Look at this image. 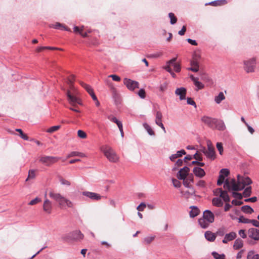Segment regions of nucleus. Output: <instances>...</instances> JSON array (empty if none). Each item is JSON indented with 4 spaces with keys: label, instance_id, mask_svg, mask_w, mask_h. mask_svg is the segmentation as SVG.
<instances>
[{
    "label": "nucleus",
    "instance_id": "obj_1",
    "mask_svg": "<svg viewBox=\"0 0 259 259\" xmlns=\"http://www.w3.org/2000/svg\"><path fill=\"white\" fill-rule=\"evenodd\" d=\"M75 75L71 74L67 79V83L69 85L70 90L67 92L68 101L70 104L69 109L74 112H81L80 107L82 105V101L78 96V92L73 87L75 80Z\"/></svg>",
    "mask_w": 259,
    "mask_h": 259
},
{
    "label": "nucleus",
    "instance_id": "obj_2",
    "mask_svg": "<svg viewBox=\"0 0 259 259\" xmlns=\"http://www.w3.org/2000/svg\"><path fill=\"white\" fill-rule=\"evenodd\" d=\"M252 181L249 177H241L238 175L237 182L234 179L230 180L226 179L224 185V188L228 191H238L242 190L245 186L250 185Z\"/></svg>",
    "mask_w": 259,
    "mask_h": 259
},
{
    "label": "nucleus",
    "instance_id": "obj_3",
    "mask_svg": "<svg viewBox=\"0 0 259 259\" xmlns=\"http://www.w3.org/2000/svg\"><path fill=\"white\" fill-rule=\"evenodd\" d=\"M201 120L204 123L211 128H216L220 131H223L225 129V125L224 122L221 120L204 115L201 118Z\"/></svg>",
    "mask_w": 259,
    "mask_h": 259
},
{
    "label": "nucleus",
    "instance_id": "obj_4",
    "mask_svg": "<svg viewBox=\"0 0 259 259\" xmlns=\"http://www.w3.org/2000/svg\"><path fill=\"white\" fill-rule=\"evenodd\" d=\"M50 197L54 199L62 208H65L66 207L73 208L74 206V203L72 201L62 196L59 193L50 192Z\"/></svg>",
    "mask_w": 259,
    "mask_h": 259
},
{
    "label": "nucleus",
    "instance_id": "obj_5",
    "mask_svg": "<svg viewBox=\"0 0 259 259\" xmlns=\"http://www.w3.org/2000/svg\"><path fill=\"white\" fill-rule=\"evenodd\" d=\"M101 150L110 162L117 163L119 161V157L111 147L106 145L102 147Z\"/></svg>",
    "mask_w": 259,
    "mask_h": 259
},
{
    "label": "nucleus",
    "instance_id": "obj_6",
    "mask_svg": "<svg viewBox=\"0 0 259 259\" xmlns=\"http://www.w3.org/2000/svg\"><path fill=\"white\" fill-rule=\"evenodd\" d=\"M84 235L79 230H75L65 234L63 236V239L65 241H80L83 239Z\"/></svg>",
    "mask_w": 259,
    "mask_h": 259
},
{
    "label": "nucleus",
    "instance_id": "obj_7",
    "mask_svg": "<svg viewBox=\"0 0 259 259\" xmlns=\"http://www.w3.org/2000/svg\"><path fill=\"white\" fill-rule=\"evenodd\" d=\"M207 149L203 147L201 151L205 154L206 157L211 160H213L216 158V154L214 151V148L212 145L210 140L206 141Z\"/></svg>",
    "mask_w": 259,
    "mask_h": 259
},
{
    "label": "nucleus",
    "instance_id": "obj_8",
    "mask_svg": "<svg viewBox=\"0 0 259 259\" xmlns=\"http://www.w3.org/2000/svg\"><path fill=\"white\" fill-rule=\"evenodd\" d=\"M244 68L246 72H253L254 71L255 68L256 60L254 58H253L248 60L244 61Z\"/></svg>",
    "mask_w": 259,
    "mask_h": 259
},
{
    "label": "nucleus",
    "instance_id": "obj_9",
    "mask_svg": "<svg viewBox=\"0 0 259 259\" xmlns=\"http://www.w3.org/2000/svg\"><path fill=\"white\" fill-rule=\"evenodd\" d=\"M123 83L126 85L127 88L131 91H133L135 89L139 88V84L138 82L132 80L130 79L126 78H124L123 79Z\"/></svg>",
    "mask_w": 259,
    "mask_h": 259
},
{
    "label": "nucleus",
    "instance_id": "obj_10",
    "mask_svg": "<svg viewBox=\"0 0 259 259\" xmlns=\"http://www.w3.org/2000/svg\"><path fill=\"white\" fill-rule=\"evenodd\" d=\"M82 195L84 196H85L91 200H101L103 196H101L98 193H96L95 192H92L89 191H84L82 192Z\"/></svg>",
    "mask_w": 259,
    "mask_h": 259
},
{
    "label": "nucleus",
    "instance_id": "obj_11",
    "mask_svg": "<svg viewBox=\"0 0 259 259\" xmlns=\"http://www.w3.org/2000/svg\"><path fill=\"white\" fill-rule=\"evenodd\" d=\"M203 218L210 224L212 223L214 221V214L209 210H206L203 212Z\"/></svg>",
    "mask_w": 259,
    "mask_h": 259
},
{
    "label": "nucleus",
    "instance_id": "obj_12",
    "mask_svg": "<svg viewBox=\"0 0 259 259\" xmlns=\"http://www.w3.org/2000/svg\"><path fill=\"white\" fill-rule=\"evenodd\" d=\"M189 170L190 169L188 167H184L183 168L181 169V170L178 172L177 176L178 178L180 180H184V179L186 178Z\"/></svg>",
    "mask_w": 259,
    "mask_h": 259
},
{
    "label": "nucleus",
    "instance_id": "obj_13",
    "mask_svg": "<svg viewBox=\"0 0 259 259\" xmlns=\"http://www.w3.org/2000/svg\"><path fill=\"white\" fill-rule=\"evenodd\" d=\"M248 236L254 240H259V230L256 228H250L248 230Z\"/></svg>",
    "mask_w": 259,
    "mask_h": 259
},
{
    "label": "nucleus",
    "instance_id": "obj_14",
    "mask_svg": "<svg viewBox=\"0 0 259 259\" xmlns=\"http://www.w3.org/2000/svg\"><path fill=\"white\" fill-rule=\"evenodd\" d=\"M237 237V234L234 232H231L229 233L226 234L225 235L224 239L222 242L224 244H227L228 242L234 240Z\"/></svg>",
    "mask_w": 259,
    "mask_h": 259
},
{
    "label": "nucleus",
    "instance_id": "obj_15",
    "mask_svg": "<svg viewBox=\"0 0 259 259\" xmlns=\"http://www.w3.org/2000/svg\"><path fill=\"white\" fill-rule=\"evenodd\" d=\"M186 93V89L183 87L178 88L175 91V94L179 96V98L181 100L185 99Z\"/></svg>",
    "mask_w": 259,
    "mask_h": 259
},
{
    "label": "nucleus",
    "instance_id": "obj_16",
    "mask_svg": "<svg viewBox=\"0 0 259 259\" xmlns=\"http://www.w3.org/2000/svg\"><path fill=\"white\" fill-rule=\"evenodd\" d=\"M220 193V196L221 197L225 202H228L230 201V198L229 196L227 193V192L226 191H223L222 189L219 188L216 190L215 193V195L217 194V193Z\"/></svg>",
    "mask_w": 259,
    "mask_h": 259
},
{
    "label": "nucleus",
    "instance_id": "obj_17",
    "mask_svg": "<svg viewBox=\"0 0 259 259\" xmlns=\"http://www.w3.org/2000/svg\"><path fill=\"white\" fill-rule=\"evenodd\" d=\"M193 172L195 176L199 178H202L205 175V172L203 169L199 167H195L193 169Z\"/></svg>",
    "mask_w": 259,
    "mask_h": 259
},
{
    "label": "nucleus",
    "instance_id": "obj_18",
    "mask_svg": "<svg viewBox=\"0 0 259 259\" xmlns=\"http://www.w3.org/2000/svg\"><path fill=\"white\" fill-rule=\"evenodd\" d=\"M181 193L184 198L185 199H189L195 195V190L193 188H190V190L182 191Z\"/></svg>",
    "mask_w": 259,
    "mask_h": 259
},
{
    "label": "nucleus",
    "instance_id": "obj_19",
    "mask_svg": "<svg viewBox=\"0 0 259 259\" xmlns=\"http://www.w3.org/2000/svg\"><path fill=\"white\" fill-rule=\"evenodd\" d=\"M107 118L110 121L116 123L118 128L123 126L122 122L116 118L113 114H109Z\"/></svg>",
    "mask_w": 259,
    "mask_h": 259
},
{
    "label": "nucleus",
    "instance_id": "obj_20",
    "mask_svg": "<svg viewBox=\"0 0 259 259\" xmlns=\"http://www.w3.org/2000/svg\"><path fill=\"white\" fill-rule=\"evenodd\" d=\"M206 239L210 242H213L216 238V234L210 231H207L204 234Z\"/></svg>",
    "mask_w": 259,
    "mask_h": 259
},
{
    "label": "nucleus",
    "instance_id": "obj_21",
    "mask_svg": "<svg viewBox=\"0 0 259 259\" xmlns=\"http://www.w3.org/2000/svg\"><path fill=\"white\" fill-rule=\"evenodd\" d=\"M177 60V58H174L171 60L168 61V63L169 64H172V66L174 67V69L176 72H180L181 71V66L179 63H175Z\"/></svg>",
    "mask_w": 259,
    "mask_h": 259
},
{
    "label": "nucleus",
    "instance_id": "obj_22",
    "mask_svg": "<svg viewBox=\"0 0 259 259\" xmlns=\"http://www.w3.org/2000/svg\"><path fill=\"white\" fill-rule=\"evenodd\" d=\"M186 154L185 151L183 149L181 150L180 151H177V153L172 154L169 158L171 161H174L176 158L178 157H181L183 155H185Z\"/></svg>",
    "mask_w": 259,
    "mask_h": 259
},
{
    "label": "nucleus",
    "instance_id": "obj_23",
    "mask_svg": "<svg viewBox=\"0 0 259 259\" xmlns=\"http://www.w3.org/2000/svg\"><path fill=\"white\" fill-rule=\"evenodd\" d=\"M75 156H79L80 157H85L87 156L86 155L82 152H79L77 151H72L69 153L67 156V158H69L70 157H75Z\"/></svg>",
    "mask_w": 259,
    "mask_h": 259
},
{
    "label": "nucleus",
    "instance_id": "obj_24",
    "mask_svg": "<svg viewBox=\"0 0 259 259\" xmlns=\"http://www.w3.org/2000/svg\"><path fill=\"white\" fill-rule=\"evenodd\" d=\"M190 78L194 82L195 85L197 87L198 89H202L204 88V85L198 81V78L195 77L193 75L190 76Z\"/></svg>",
    "mask_w": 259,
    "mask_h": 259
},
{
    "label": "nucleus",
    "instance_id": "obj_25",
    "mask_svg": "<svg viewBox=\"0 0 259 259\" xmlns=\"http://www.w3.org/2000/svg\"><path fill=\"white\" fill-rule=\"evenodd\" d=\"M243 245V241L240 239L238 238L235 240L234 245H233V248L235 250L239 249L242 247Z\"/></svg>",
    "mask_w": 259,
    "mask_h": 259
},
{
    "label": "nucleus",
    "instance_id": "obj_26",
    "mask_svg": "<svg viewBox=\"0 0 259 259\" xmlns=\"http://www.w3.org/2000/svg\"><path fill=\"white\" fill-rule=\"evenodd\" d=\"M190 208H191V210L190 211V217L194 218L199 213L200 211L196 206H192Z\"/></svg>",
    "mask_w": 259,
    "mask_h": 259
},
{
    "label": "nucleus",
    "instance_id": "obj_27",
    "mask_svg": "<svg viewBox=\"0 0 259 259\" xmlns=\"http://www.w3.org/2000/svg\"><path fill=\"white\" fill-rule=\"evenodd\" d=\"M198 223L201 228L203 229L207 228L210 223H208L204 218L198 220Z\"/></svg>",
    "mask_w": 259,
    "mask_h": 259
},
{
    "label": "nucleus",
    "instance_id": "obj_28",
    "mask_svg": "<svg viewBox=\"0 0 259 259\" xmlns=\"http://www.w3.org/2000/svg\"><path fill=\"white\" fill-rule=\"evenodd\" d=\"M79 82V84L87 91V92L89 94H91L94 92L93 89L90 85L81 81H80Z\"/></svg>",
    "mask_w": 259,
    "mask_h": 259
},
{
    "label": "nucleus",
    "instance_id": "obj_29",
    "mask_svg": "<svg viewBox=\"0 0 259 259\" xmlns=\"http://www.w3.org/2000/svg\"><path fill=\"white\" fill-rule=\"evenodd\" d=\"M161 118H162V114H157V116H156V118L155 119V122L158 126H160L163 129L164 133H165L166 131L163 126V124L162 123Z\"/></svg>",
    "mask_w": 259,
    "mask_h": 259
},
{
    "label": "nucleus",
    "instance_id": "obj_30",
    "mask_svg": "<svg viewBox=\"0 0 259 259\" xmlns=\"http://www.w3.org/2000/svg\"><path fill=\"white\" fill-rule=\"evenodd\" d=\"M212 204L217 207L222 206L223 205V202L222 201L221 199L219 197H215L212 199Z\"/></svg>",
    "mask_w": 259,
    "mask_h": 259
},
{
    "label": "nucleus",
    "instance_id": "obj_31",
    "mask_svg": "<svg viewBox=\"0 0 259 259\" xmlns=\"http://www.w3.org/2000/svg\"><path fill=\"white\" fill-rule=\"evenodd\" d=\"M241 210L245 213L248 214H251L254 212L253 208H252L249 205H244L241 207Z\"/></svg>",
    "mask_w": 259,
    "mask_h": 259
},
{
    "label": "nucleus",
    "instance_id": "obj_32",
    "mask_svg": "<svg viewBox=\"0 0 259 259\" xmlns=\"http://www.w3.org/2000/svg\"><path fill=\"white\" fill-rule=\"evenodd\" d=\"M247 259H259V254H254L253 250H250L247 253Z\"/></svg>",
    "mask_w": 259,
    "mask_h": 259
},
{
    "label": "nucleus",
    "instance_id": "obj_33",
    "mask_svg": "<svg viewBox=\"0 0 259 259\" xmlns=\"http://www.w3.org/2000/svg\"><path fill=\"white\" fill-rule=\"evenodd\" d=\"M225 96H224V93L223 92H220L217 96L215 97L214 101L217 103L219 104L223 100H225Z\"/></svg>",
    "mask_w": 259,
    "mask_h": 259
},
{
    "label": "nucleus",
    "instance_id": "obj_34",
    "mask_svg": "<svg viewBox=\"0 0 259 259\" xmlns=\"http://www.w3.org/2000/svg\"><path fill=\"white\" fill-rule=\"evenodd\" d=\"M155 238L154 235L146 237L144 238L143 243L145 244H149L154 240Z\"/></svg>",
    "mask_w": 259,
    "mask_h": 259
},
{
    "label": "nucleus",
    "instance_id": "obj_35",
    "mask_svg": "<svg viewBox=\"0 0 259 259\" xmlns=\"http://www.w3.org/2000/svg\"><path fill=\"white\" fill-rule=\"evenodd\" d=\"M52 27H54L56 29H61V30H66V31H70V29L66 28L65 26H63L62 24L59 23H56V24H53L52 25Z\"/></svg>",
    "mask_w": 259,
    "mask_h": 259
},
{
    "label": "nucleus",
    "instance_id": "obj_36",
    "mask_svg": "<svg viewBox=\"0 0 259 259\" xmlns=\"http://www.w3.org/2000/svg\"><path fill=\"white\" fill-rule=\"evenodd\" d=\"M16 131L18 132L19 134V136L23 140L27 141L29 140L28 137L26 134L23 133L22 130L20 128H16Z\"/></svg>",
    "mask_w": 259,
    "mask_h": 259
},
{
    "label": "nucleus",
    "instance_id": "obj_37",
    "mask_svg": "<svg viewBox=\"0 0 259 259\" xmlns=\"http://www.w3.org/2000/svg\"><path fill=\"white\" fill-rule=\"evenodd\" d=\"M143 125L149 135H150V136L154 135V132H153L152 129L151 128V127L147 123H144Z\"/></svg>",
    "mask_w": 259,
    "mask_h": 259
},
{
    "label": "nucleus",
    "instance_id": "obj_38",
    "mask_svg": "<svg viewBox=\"0 0 259 259\" xmlns=\"http://www.w3.org/2000/svg\"><path fill=\"white\" fill-rule=\"evenodd\" d=\"M251 194V187L250 186L247 187L243 193V196L244 197H249Z\"/></svg>",
    "mask_w": 259,
    "mask_h": 259
},
{
    "label": "nucleus",
    "instance_id": "obj_39",
    "mask_svg": "<svg viewBox=\"0 0 259 259\" xmlns=\"http://www.w3.org/2000/svg\"><path fill=\"white\" fill-rule=\"evenodd\" d=\"M212 255L215 259H226L224 254H220L217 252H212Z\"/></svg>",
    "mask_w": 259,
    "mask_h": 259
},
{
    "label": "nucleus",
    "instance_id": "obj_40",
    "mask_svg": "<svg viewBox=\"0 0 259 259\" xmlns=\"http://www.w3.org/2000/svg\"><path fill=\"white\" fill-rule=\"evenodd\" d=\"M168 16L170 19V23L171 24H175L177 21V18L172 13H169Z\"/></svg>",
    "mask_w": 259,
    "mask_h": 259
},
{
    "label": "nucleus",
    "instance_id": "obj_41",
    "mask_svg": "<svg viewBox=\"0 0 259 259\" xmlns=\"http://www.w3.org/2000/svg\"><path fill=\"white\" fill-rule=\"evenodd\" d=\"M59 182L62 185L69 186L71 185V183L70 181L63 178L62 177L59 178Z\"/></svg>",
    "mask_w": 259,
    "mask_h": 259
},
{
    "label": "nucleus",
    "instance_id": "obj_42",
    "mask_svg": "<svg viewBox=\"0 0 259 259\" xmlns=\"http://www.w3.org/2000/svg\"><path fill=\"white\" fill-rule=\"evenodd\" d=\"M216 147H217L218 150L220 154L221 155H223L224 149H223L222 143L221 142H218L216 144Z\"/></svg>",
    "mask_w": 259,
    "mask_h": 259
},
{
    "label": "nucleus",
    "instance_id": "obj_43",
    "mask_svg": "<svg viewBox=\"0 0 259 259\" xmlns=\"http://www.w3.org/2000/svg\"><path fill=\"white\" fill-rule=\"evenodd\" d=\"M250 220L244 218L243 216H240L238 219L239 223L248 224L250 223Z\"/></svg>",
    "mask_w": 259,
    "mask_h": 259
},
{
    "label": "nucleus",
    "instance_id": "obj_44",
    "mask_svg": "<svg viewBox=\"0 0 259 259\" xmlns=\"http://www.w3.org/2000/svg\"><path fill=\"white\" fill-rule=\"evenodd\" d=\"M230 174V171L227 168L222 169L220 171V175L224 176L225 177H227Z\"/></svg>",
    "mask_w": 259,
    "mask_h": 259
},
{
    "label": "nucleus",
    "instance_id": "obj_45",
    "mask_svg": "<svg viewBox=\"0 0 259 259\" xmlns=\"http://www.w3.org/2000/svg\"><path fill=\"white\" fill-rule=\"evenodd\" d=\"M41 201V199H40L38 197H36L35 199L31 200L29 202L28 204L30 205H35V204L38 203V202H40Z\"/></svg>",
    "mask_w": 259,
    "mask_h": 259
},
{
    "label": "nucleus",
    "instance_id": "obj_46",
    "mask_svg": "<svg viewBox=\"0 0 259 259\" xmlns=\"http://www.w3.org/2000/svg\"><path fill=\"white\" fill-rule=\"evenodd\" d=\"M60 159L59 157H50V164L56 163Z\"/></svg>",
    "mask_w": 259,
    "mask_h": 259
},
{
    "label": "nucleus",
    "instance_id": "obj_47",
    "mask_svg": "<svg viewBox=\"0 0 259 259\" xmlns=\"http://www.w3.org/2000/svg\"><path fill=\"white\" fill-rule=\"evenodd\" d=\"M77 135L79 138H82V139H84L87 137L86 133L82 130L78 131Z\"/></svg>",
    "mask_w": 259,
    "mask_h": 259
},
{
    "label": "nucleus",
    "instance_id": "obj_48",
    "mask_svg": "<svg viewBox=\"0 0 259 259\" xmlns=\"http://www.w3.org/2000/svg\"><path fill=\"white\" fill-rule=\"evenodd\" d=\"M225 181H225V177L222 175H220L217 182V185L221 186L224 182L225 183Z\"/></svg>",
    "mask_w": 259,
    "mask_h": 259
},
{
    "label": "nucleus",
    "instance_id": "obj_49",
    "mask_svg": "<svg viewBox=\"0 0 259 259\" xmlns=\"http://www.w3.org/2000/svg\"><path fill=\"white\" fill-rule=\"evenodd\" d=\"M201 55L199 52H194L193 54L192 59L194 60H199L200 59Z\"/></svg>",
    "mask_w": 259,
    "mask_h": 259
},
{
    "label": "nucleus",
    "instance_id": "obj_50",
    "mask_svg": "<svg viewBox=\"0 0 259 259\" xmlns=\"http://www.w3.org/2000/svg\"><path fill=\"white\" fill-rule=\"evenodd\" d=\"M35 176V172L34 170H30L29 171L28 178L26 180L29 179H33Z\"/></svg>",
    "mask_w": 259,
    "mask_h": 259
},
{
    "label": "nucleus",
    "instance_id": "obj_51",
    "mask_svg": "<svg viewBox=\"0 0 259 259\" xmlns=\"http://www.w3.org/2000/svg\"><path fill=\"white\" fill-rule=\"evenodd\" d=\"M193 158L195 159L196 160L202 161V157L201 154H200L197 151L194 155Z\"/></svg>",
    "mask_w": 259,
    "mask_h": 259
},
{
    "label": "nucleus",
    "instance_id": "obj_52",
    "mask_svg": "<svg viewBox=\"0 0 259 259\" xmlns=\"http://www.w3.org/2000/svg\"><path fill=\"white\" fill-rule=\"evenodd\" d=\"M173 185L176 188H179L181 186V183L177 180L173 179L172 180Z\"/></svg>",
    "mask_w": 259,
    "mask_h": 259
},
{
    "label": "nucleus",
    "instance_id": "obj_53",
    "mask_svg": "<svg viewBox=\"0 0 259 259\" xmlns=\"http://www.w3.org/2000/svg\"><path fill=\"white\" fill-rule=\"evenodd\" d=\"M232 195L234 198L238 199H241L243 197V195L241 193L238 192H233Z\"/></svg>",
    "mask_w": 259,
    "mask_h": 259
},
{
    "label": "nucleus",
    "instance_id": "obj_54",
    "mask_svg": "<svg viewBox=\"0 0 259 259\" xmlns=\"http://www.w3.org/2000/svg\"><path fill=\"white\" fill-rule=\"evenodd\" d=\"M84 29V26H82L80 28L78 27V26H75L74 27V32L75 33H78L80 34V32H81L83 31Z\"/></svg>",
    "mask_w": 259,
    "mask_h": 259
},
{
    "label": "nucleus",
    "instance_id": "obj_55",
    "mask_svg": "<svg viewBox=\"0 0 259 259\" xmlns=\"http://www.w3.org/2000/svg\"><path fill=\"white\" fill-rule=\"evenodd\" d=\"M139 96L142 99L145 98L146 93L144 89H141L138 92Z\"/></svg>",
    "mask_w": 259,
    "mask_h": 259
},
{
    "label": "nucleus",
    "instance_id": "obj_56",
    "mask_svg": "<svg viewBox=\"0 0 259 259\" xmlns=\"http://www.w3.org/2000/svg\"><path fill=\"white\" fill-rule=\"evenodd\" d=\"M108 77H111L114 81H119L121 80L119 76L115 74L110 75Z\"/></svg>",
    "mask_w": 259,
    "mask_h": 259
},
{
    "label": "nucleus",
    "instance_id": "obj_57",
    "mask_svg": "<svg viewBox=\"0 0 259 259\" xmlns=\"http://www.w3.org/2000/svg\"><path fill=\"white\" fill-rule=\"evenodd\" d=\"M146 205L145 203L142 202L137 207V209L139 211H143L144 208L146 207Z\"/></svg>",
    "mask_w": 259,
    "mask_h": 259
},
{
    "label": "nucleus",
    "instance_id": "obj_58",
    "mask_svg": "<svg viewBox=\"0 0 259 259\" xmlns=\"http://www.w3.org/2000/svg\"><path fill=\"white\" fill-rule=\"evenodd\" d=\"M60 127L61 126L60 125H58L50 127V133H53L58 130L60 128Z\"/></svg>",
    "mask_w": 259,
    "mask_h": 259
},
{
    "label": "nucleus",
    "instance_id": "obj_59",
    "mask_svg": "<svg viewBox=\"0 0 259 259\" xmlns=\"http://www.w3.org/2000/svg\"><path fill=\"white\" fill-rule=\"evenodd\" d=\"M92 97L93 100L96 102V104L97 106L99 105V102L98 101L97 98L95 95L94 92H93L92 94H90Z\"/></svg>",
    "mask_w": 259,
    "mask_h": 259
},
{
    "label": "nucleus",
    "instance_id": "obj_60",
    "mask_svg": "<svg viewBox=\"0 0 259 259\" xmlns=\"http://www.w3.org/2000/svg\"><path fill=\"white\" fill-rule=\"evenodd\" d=\"M196 185L198 187L203 188L205 186V182L203 180H199Z\"/></svg>",
    "mask_w": 259,
    "mask_h": 259
},
{
    "label": "nucleus",
    "instance_id": "obj_61",
    "mask_svg": "<svg viewBox=\"0 0 259 259\" xmlns=\"http://www.w3.org/2000/svg\"><path fill=\"white\" fill-rule=\"evenodd\" d=\"M43 208L44 210L46 211H47L49 210V202L47 199H46L44 202Z\"/></svg>",
    "mask_w": 259,
    "mask_h": 259
},
{
    "label": "nucleus",
    "instance_id": "obj_62",
    "mask_svg": "<svg viewBox=\"0 0 259 259\" xmlns=\"http://www.w3.org/2000/svg\"><path fill=\"white\" fill-rule=\"evenodd\" d=\"M257 201V198L256 197H252L249 198H247L244 200L245 202H255Z\"/></svg>",
    "mask_w": 259,
    "mask_h": 259
},
{
    "label": "nucleus",
    "instance_id": "obj_63",
    "mask_svg": "<svg viewBox=\"0 0 259 259\" xmlns=\"http://www.w3.org/2000/svg\"><path fill=\"white\" fill-rule=\"evenodd\" d=\"M187 102L188 104H190V105H194L195 106V107H196V103L194 101V100L191 98H188L187 99Z\"/></svg>",
    "mask_w": 259,
    "mask_h": 259
},
{
    "label": "nucleus",
    "instance_id": "obj_64",
    "mask_svg": "<svg viewBox=\"0 0 259 259\" xmlns=\"http://www.w3.org/2000/svg\"><path fill=\"white\" fill-rule=\"evenodd\" d=\"M250 223H251L254 226L259 228V222L256 220H250Z\"/></svg>",
    "mask_w": 259,
    "mask_h": 259
}]
</instances>
